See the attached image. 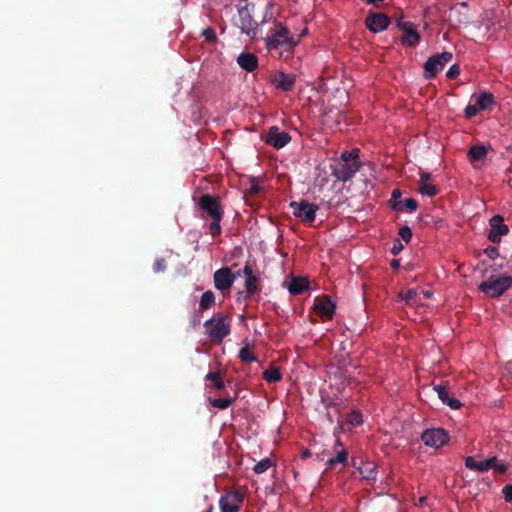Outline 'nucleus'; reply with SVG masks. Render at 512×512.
<instances>
[{"label": "nucleus", "instance_id": "30", "mask_svg": "<svg viewBox=\"0 0 512 512\" xmlns=\"http://www.w3.org/2000/svg\"><path fill=\"white\" fill-rule=\"evenodd\" d=\"M487 150L484 146L474 145L469 149L468 155L472 161H479L484 158Z\"/></svg>", "mask_w": 512, "mask_h": 512}, {"label": "nucleus", "instance_id": "29", "mask_svg": "<svg viewBox=\"0 0 512 512\" xmlns=\"http://www.w3.org/2000/svg\"><path fill=\"white\" fill-rule=\"evenodd\" d=\"M362 477L368 481L376 479V465L373 463H365L359 468Z\"/></svg>", "mask_w": 512, "mask_h": 512}, {"label": "nucleus", "instance_id": "6", "mask_svg": "<svg viewBox=\"0 0 512 512\" xmlns=\"http://www.w3.org/2000/svg\"><path fill=\"white\" fill-rule=\"evenodd\" d=\"M452 53L448 51H444L440 54L433 55L428 58V60L424 63L425 70V78L431 79L435 77V75L443 70L445 65L452 60Z\"/></svg>", "mask_w": 512, "mask_h": 512}, {"label": "nucleus", "instance_id": "54", "mask_svg": "<svg viewBox=\"0 0 512 512\" xmlns=\"http://www.w3.org/2000/svg\"><path fill=\"white\" fill-rule=\"evenodd\" d=\"M235 275H237V277L244 276V268L242 270L237 271V273H235Z\"/></svg>", "mask_w": 512, "mask_h": 512}, {"label": "nucleus", "instance_id": "28", "mask_svg": "<svg viewBox=\"0 0 512 512\" xmlns=\"http://www.w3.org/2000/svg\"><path fill=\"white\" fill-rule=\"evenodd\" d=\"M263 378L267 382L273 383V382H277V381L281 380L282 374H281V371H280V369L278 367L270 366L269 368L264 370Z\"/></svg>", "mask_w": 512, "mask_h": 512}, {"label": "nucleus", "instance_id": "8", "mask_svg": "<svg viewBox=\"0 0 512 512\" xmlns=\"http://www.w3.org/2000/svg\"><path fill=\"white\" fill-rule=\"evenodd\" d=\"M243 501L244 496L240 491H228L219 499L220 512H239Z\"/></svg>", "mask_w": 512, "mask_h": 512}, {"label": "nucleus", "instance_id": "27", "mask_svg": "<svg viewBox=\"0 0 512 512\" xmlns=\"http://www.w3.org/2000/svg\"><path fill=\"white\" fill-rule=\"evenodd\" d=\"M215 305V295L211 290L204 292L200 298L199 307L201 310L210 309Z\"/></svg>", "mask_w": 512, "mask_h": 512}, {"label": "nucleus", "instance_id": "51", "mask_svg": "<svg viewBox=\"0 0 512 512\" xmlns=\"http://www.w3.org/2000/svg\"><path fill=\"white\" fill-rule=\"evenodd\" d=\"M420 294H422L424 298H431L433 292L431 290H421Z\"/></svg>", "mask_w": 512, "mask_h": 512}, {"label": "nucleus", "instance_id": "50", "mask_svg": "<svg viewBox=\"0 0 512 512\" xmlns=\"http://www.w3.org/2000/svg\"><path fill=\"white\" fill-rule=\"evenodd\" d=\"M509 262L508 261H501L500 263H495L492 268L494 271H497L499 269H504L505 267H508Z\"/></svg>", "mask_w": 512, "mask_h": 512}, {"label": "nucleus", "instance_id": "36", "mask_svg": "<svg viewBox=\"0 0 512 512\" xmlns=\"http://www.w3.org/2000/svg\"><path fill=\"white\" fill-rule=\"evenodd\" d=\"M201 36L204 37L205 40L210 44H215L218 41L216 31L212 27L205 28L202 31Z\"/></svg>", "mask_w": 512, "mask_h": 512}, {"label": "nucleus", "instance_id": "16", "mask_svg": "<svg viewBox=\"0 0 512 512\" xmlns=\"http://www.w3.org/2000/svg\"><path fill=\"white\" fill-rule=\"evenodd\" d=\"M335 307V304L328 296L315 299L314 309L320 317L331 319L335 313Z\"/></svg>", "mask_w": 512, "mask_h": 512}, {"label": "nucleus", "instance_id": "33", "mask_svg": "<svg viewBox=\"0 0 512 512\" xmlns=\"http://www.w3.org/2000/svg\"><path fill=\"white\" fill-rule=\"evenodd\" d=\"M485 462H490L491 464L488 466L489 469H494L499 474H504L508 470V466L506 464L500 463L497 457H491L485 460Z\"/></svg>", "mask_w": 512, "mask_h": 512}, {"label": "nucleus", "instance_id": "55", "mask_svg": "<svg viewBox=\"0 0 512 512\" xmlns=\"http://www.w3.org/2000/svg\"><path fill=\"white\" fill-rule=\"evenodd\" d=\"M309 454H310V453H309V451H308V450L304 451V452L302 453V458H307V457L309 456Z\"/></svg>", "mask_w": 512, "mask_h": 512}, {"label": "nucleus", "instance_id": "24", "mask_svg": "<svg viewBox=\"0 0 512 512\" xmlns=\"http://www.w3.org/2000/svg\"><path fill=\"white\" fill-rule=\"evenodd\" d=\"M490 462L484 461H476L474 457L468 456L465 459V466L470 470H476L479 472H486L488 470V466L490 465Z\"/></svg>", "mask_w": 512, "mask_h": 512}, {"label": "nucleus", "instance_id": "21", "mask_svg": "<svg viewBox=\"0 0 512 512\" xmlns=\"http://www.w3.org/2000/svg\"><path fill=\"white\" fill-rule=\"evenodd\" d=\"M309 289V282L303 277H292L288 290L292 295H300Z\"/></svg>", "mask_w": 512, "mask_h": 512}, {"label": "nucleus", "instance_id": "53", "mask_svg": "<svg viewBox=\"0 0 512 512\" xmlns=\"http://www.w3.org/2000/svg\"><path fill=\"white\" fill-rule=\"evenodd\" d=\"M213 511H214V506L211 504L205 510H203L202 512H213Z\"/></svg>", "mask_w": 512, "mask_h": 512}, {"label": "nucleus", "instance_id": "5", "mask_svg": "<svg viewBox=\"0 0 512 512\" xmlns=\"http://www.w3.org/2000/svg\"><path fill=\"white\" fill-rule=\"evenodd\" d=\"M233 24L246 34L249 38L254 39L258 34V24L253 19L251 11L248 6H243L238 9L237 16L233 19Z\"/></svg>", "mask_w": 512, "mask_h": 512}, {"label": "nucleus", "instance_id": "45", "mask_svg": "<svg viewBox=\"0 0 512 512\" xmlns=\"http://www.w3.org/2000/svg\"><path fill=\"white\" fill-rule=\"evenodd\" d=\"M460 74V67L458 65H452L447 73L446 76L448 79H455Z\"/></svg>", "mask_w": 512, "mask_h": 512}, {"label": "nucleus", "instance_id": "9", "mask_svg": "<svg viewBox=\"0 0 512 512\" xmlns=\"http://www.w3.org/2000/svg\"><path fill=\"white\" fill-rule=\"evenodd\" d=\"M198 205L208 214L211 219L223 218L224 211L221 207L220 199L218 196L203 194L199 199Z\"/></svg>", "mask_w": 512, "mask_h": 512}, {"label": "nucleus", "instance_id": "26", "mask_svg": "<svg viewBox=\"0 0 512 512\" xmlns=\"http://www.w3.org/2000/svg\"><path fill=\"white\" fill-rule=\"evenodd\" d=\"M206 381H211L213 383V387L217 390H222L225 388V383L222 379V372L220 370L215 372H209L205 376Z\"/></svg>", "mask_w": 512, "mask_h": 512}, {"label": "nucleus", "instance_id": "35", "mask_svg": "<svg viewBox=\"0 0 512 512\" xmlns=\"http://www.w3.org/2000/svg\"><path fill=\"white\" fill-rule=\"evenodd\" d=\"M419 192L424 196L433 197L439 193V189L435 185L423 183L419 185Z\"/></svg>", "mask_w": 512, "mask_h": 512}, {"label": "nucleus", "instance_id": "7", "mask_svg": "<svg viewBox=\"0 0 512 512\" xmlns=\"http://www.w3.org/2000/svg\"><path fill=\"white\" fill-rule=\"evenodd\" d=\"M290 207L293 210L294 216L301 219L302 222L306 224H311L314 222L316 218V212L318 210V205L309 203L307 201H292L290 203Z\"/></svg>", "mask_w": 512, "mask_h": 512}, {"label": "nucleus", "instance_id": "44", "mask_svg": "<svg viewBox=\"0 0 512 512\" xmlns=\"http://www.w3.org/2000/svg\"><path fill=\"white\" fill-rule=\"evenodd\" d=\"M504 499L508 503H512V484L505 485L502 489Z\"/></svg>", "mask_w": 512, "mask_h": 512}, {"label": "nucleus", "instance_id": "49", "mask_svg": "<svg viewBox=\"0 0 512 512\" xmlns=\"http://www.w3.org/2000/svg\"><path fill=\"white\" fill-rule=\"evenodd\" d=\"M400 197H401V191L399 189H394L391 194L390 203L392 204L394 201H399Z\"/></svg>", "mask_w": 512, "mask_h": 512}, {"label": "nucleus", "instance_id": "38", "mask_svg": "<svg viewBox=\"0 0 512 512\" xmlns=\"http://www.w3.org/2000/svg\"><path fill=\"white\" fill-rule=\"evenodd\" d=\"M221 220H222V218H218V219L213 218L212 222L209 225L210 234L214 237L221 234V226H220Z\"/></svg>", "mask_w": 512, "mask_h": 512}, {"label": "nucleus", "instance_id": "11", "mask_svg": "<svg viewBox=\"0 0 512 512\" xmlns=\"http://www.w3.org/2000/svg\"><path fill=\"white\" fill-rule=\"evenodd\" d=\"M237 275L232 273L229 267H222L216 270L213 274L214 287L221 291H228L233 286Z\"/></svg>", "mask_w": 512, "mask_h": 512}, {"label": "nucleus", "instance_id": "15", "mask_svg": "<svg viewBox=\"0 0 512 512\" xmlns=\"http://www.w3.org/2000/svg\"><path fill=\"white\" fill-rule=\"evenodd\" d=\"M398 27L403 31V35L401 37L403 44L410 47H414L419 43L420 35L417 32L413 23L399 21Z\"/></svg>", "mask_w": 512, "mask_h": 512}, {"label": "nucleus", "instance_id": "3", "mask_svg": "<svg viewBox=\"0 0 512 512\" xmlns=\"http://www.w3.org/2000/svg\"><path fill=\"white\" fill-rule=\"evenodd\" d=\"M231 317L216 313L211 319L205 321V334L214 343H221L231 331Z\"/></svg>", "mask_w": 512, "mask_h": 512}, {"label": "nucleus", "instance_id": "14", "mask_svg": "<svg viewBox=\"0 0 512 512\" xmlns=\"http://www.w3.org/2000/svg\"><path fill=\"white\" fill-rule=\"evenodd\" d=\"M366 27L373 33H379L388 28L390 18L384 13H369L365 19Z\"/></svg>", "mask_w": 512, "mask_h": 512}, {"label": "nucleus", "instance_id": "52", "mask_svg": "<svg viewBox=\"0 0 512 512\" xmlns=\"http://www.w3.org/2000/svg\"><path fill=\"white\" fill-rule=\"evenodd\" d=\"M391 267L393 269H398L400 267V260L398 259H393L390 263Z\"/></svg>", "mask_w": 512, "mask_h": 512}, {"label": "nucleus", "instance_id": "40", "mask_svg": "<svg viewBox=\"0 0 512 512\" xmlns=\"http://www.w3.org/2000/svg\"><path fill=\"white\" fill-rule=\"evenodd\" d=\"M152 268L155 273L164 272L167 268L166 260L164 258H157Z\"/></svg>", "mask_w": 512, "mask_h": 512}, {"label": "nucleus", "instance_id": "19", "mask_svg": "<svg viewBox=\"0 0 512 512\" xmlns=\"http://www.w3.org/2000/svg\"><path fill=\"white\" fill-rule=\"evenodd\" d=\"M245 288L248 297H251L258 291V277L253 274L252 267L249 264L244 266Z\"/></svg>", "mask_w": 512, "mask_h": 512}, {"label": "nucleus", "instance_id": "4", "mask_svg": "<svg viewBox=\"0 0 512 512\" xmlns=\"http://www.w3.org/2000/svg\"><path fill=\"white\" fill-rule=\"evenodd\" d=\"M512 287V276H490L478 285V290L488 297H499Z\"/></svg>", "mask_w": 512, "mask_h": 512}, {"label": "nucleus", "instance_id": "1", "mask_svg": "<svg viewBox=\"0 0 512 512\" xmlns=\"http://www.w3.org/2000/svg\"><path fill=\"white\" fill-rule=\"evenodd\" d=\"M360 167L358 149L342 152L340 157L334 159L330 164L331 174L341 182L351 180Z\"/></svg>", "mask_w": 512, "mask_h": 512}, {"label": "nucleus", "instance_id": "22", "mask_svg": "<svg viewBox=\"0 0 512 512\" xmlns=\"http://www.w3.org/2000/svg\"><path fill=\"white\" fill-rule=\"evenodd\" d=\"M418 207V203L414 198H407L405 200L394 201L391 208L396 212H403L405 209L409 212H414Z\"/></svg>", "mask_w": 512, "mask_h": 512}, {"label": "nucleus", "instance_id": "37", "mask_svg": "<svg viewBox=\"0 0 512 512\" xmlns=\"http://www.w3.org/2000/svg\"><path fill=\"white\" fill-rule=\"evenodd\" d=\"M273 462L269 458L262 459L254 466V472L256 474H261L267 471L271 466Z\"/></svg>", "mask_w": 512, "mask_h": 512}, {"label": "nucleus", "instance_id": "43", "mask_svg": "<svg viewBox=\"0 0 512 512\" xmlns=\"http://www.w3.org/2000/svg\"><path fill=\"white\" fill-rule=\"evenodd\" d=\"M484 253L487 257H489L492 260H495L499 256V250L495 246H488L485 248Z\"/></svg>", "mask_w": 512, "mask_h": 512}, {"label": "nucleus", "instance_id": "48", "mask_svg": "<svg viewBox=\"0 0 512 512\" xmlns=\"http://www.w3.org/2000/svg\"><path fill=\"white\" fill-rule=\"evenodd\" d=\"M431 174L428 172H421L420 173V181L419 185H422L423 183H427L428 180H430Z\"/></svg>", "mask_w": 512, "mask_h": 512}, {"label": "nucleus", "instance_id": "41", "mask_svg": "<svg viewBox=\"0 0 512 512\" xmlns=\"http://www.w3.org/2000/svg\"><path fill=\"white\" fill-rule=\"evenodd\" d=\"M399 236L406 242L409 243L412 238V231L408 226H403L399 230Z\"/></svg>", "mask_w": 512, "mask_h": 512}, {"label": "nucleus", "instance_id": "20", "mask_svg": "<svg viewBox=\"0 0 512 512\" xmlns=\"http://www.w3.org/2000/svg\"><path fill=\"white\" fill-rule=\"evenodd\" d=\"M238 65L247 72H253L258 67V58L253 53H241L237 57Z\"/></svg>", "mask_w": 512, "mask_h": 512}, {"label": "nucleus", "instance_id": "13", "mask_svg": "<svg viewBox=\"0 0 512 512\" xmlns=\"http://www.w3.org/2000/svg\"><path fill=\"white\" fill-rule=\"evenodd\" d=\"M264 140L275 149H281L290 142L291 136L288 132L280 131L277 126H272L266 133Z\"/></svg>", "mask_w": 512, "mask_h": 512}, {"label": "nucleus", "instance_id": "56", "mask_svg": "<svg viewBox=\"0 0 512 512\" xmlns=\"http://www.w3.org/2000/svg\"><path fill=\"white\" fill-rule=\"evenodd\" d=\"M424 501H425L424 497L420 498V502H424Z\"/></svg>", "mask_w": 512, "mask_h": 512}, {"label": "nucleus", "instance_id": "17", "mask_svg": "<svg viewBox=\"0 0 512 512\" xmlns=\"http://www.w3.org/2000/svg\"><path fill=\"white\" fill-rule=\"evenodd\" d=\"M295 81L296 77L294 74H286L284 72H278L272 78V83L282 91H291Z\"/></svg>", "mask_w": 512, "mask_h": 512}, {"label": "nucleus", "instance_id": "23", "mask_svg": "<svg viewBox=\"0 0 512 512\" xmlns=\"http://www.w3.org/2000/svg\"><path fill=\"white\" fill-rule=\"evenodd\" d=\"M494 95L490 92H481L478 97H477V100L475 102L477 108L482 111V110H487L489 109L493 104H494Z\"/></svg>", "mask_w": 512, "mask_h": 512}, {"label": "nucleus", "instance_id": "34", "mask_svg": "<svg viewBox=\"0 0 512 512\" xmlns=\"http://www.w3.org/2000/svg\"><path fill=\"white\" fill-rule=\"evenodd\" d=\"M238 357L242 362H245V363H252V362L257 361V358L252 354L248 345L242 347L239 350Z\"/></svg>", "mask_w": 512, "mask_h": 512}, {"label": "nucleus", "instance_id": "32", "mask_svg": "<svg viewBox=\"0 0 512 512\" xmlns=\"http://www.w3.org/2000/svg\"><path fill=\"white\" fill-rule=\"evenodd\" d=\"M399 296L408 305H414L417 302V298H419V293L416 290H414V289H408L407 291H402L399 294Z\"/></svg>", "mask_w": 512, "mask_h": 512}, {"label": "nucleus", "instance_id": "31", "mask_svg": "<svg viewBox=\"0 0 512 512\" xmlns=\"http://www.w3.org/2000/svg\"><path fill=\"white\" fill-rule=\"evenodd\" d=\"M348 458V454L345 450L337 452L335 457L327 460L328 468H333L336 464H345Z\"/></svg>", "mask_w": 512, "mask_h": 512}, {"label": "nucleus", "instance_id": "12", "mask_svg": "<svg viewBox=\"0 0 512 512\" xmlns=\"http://www.w3.org/2000/svg\"><path fill=\"white\" fill-rule=\"evenodd\" d=\"M490 231L488 233V240L492 243H499L501 237L509 233V228L504 224V218L501 215H494L489 220Z\"/></svg>", "mask_w": 512, "mask_h": 512}, {"label": "nucleus", "instance_id": "18", "mask_svg": "<svg viewBox=\"0 0 512 512\" xmlns=\"http://www.w3.org/2000/svg\"><path fill=\"white\" fill-rule=\"evenodd\" d=\"M433 390L437 393L442 403L448 405L451 409L456 410L461 407V402L458 399L449 396L446 386L437 384L433 386Z\"/></svg>", "mask_w": 512, "mask_h": 512}, {"label": "nucleus", "instance_id": "42", "mask_svg": "<svg viewBox=\"0 0 512 512\" xmlns=\"http://www.w3.org/2000/svg\"><path fill=\"white\" fill-rule=\"evenodd\" d=\"M480 110L477 108L476 104H469L466 106L464 113L465 117L470 119L478 114Z\"/></svg>", "mask_w": 512, "mask_h": 512}, {"label": "nucleus", "instance_id": "10", "mask_svg": "<svg viewBox=\"0 0 512 512\" xmlns=\"http://www.w3.org/2000/svg\"><path fill=\"white\" fill-rule=\"evenodd\" d=\"M421 439L426 446L440 448L448 442L449 435L442 428H432L426 429L422 433Z\"/></svg>", "mask_w": 512, "mask_h": 512}, {"label": "nucleus", "instance_id": "47", "mask_svg": "<svg viewBox=\"0 0 512 512\" xmlns=\"http://www.w3.org/2000/svg\"><path fill=\"white\" fill-rule=\"evenodd\" d=\"M351 423L359 425L362 423V415L358 412H353L351 414Z\"/></svg>", "mask_w": 512, "mask_h": 512}, {"label": "nucleus", "instance_id": "25", "mask_svg": "<svg viewBox=\"0 0 512 512\" xmlns=\"http://www.w3.org/2000/svg\"><path fill=\"white\" fill-rule=\"evenodd\" d=\"M237 397H238V394L236 393L235 397H233V398H231V397L209 398V403L215 408L225 410V409L229 408L234 403V401L236 400Z\"/></svg>", "mask_w": 512, "mask_h": 512}, {"label": "nucleus", "instance_id": "46", "mask_svg": "<svg viewBox=\"0 0 512 512\" xmlns=\"http://www.w3.org/2000/svg\"><path fill=\"white\" fill-rule=\"evenodd\" d=\"M403 250V245L402 243L400 242V240L396 239L394 242H393V246L391 248V253L393 255H398L401 251Z\"/></svg>", "mask_w": 512, "mask_h": 512}, {"label": "nucleus", "instance_id": "2", "mask_svg": "<svg viewBox=\"0 0 512 512\" xmlns=\"http://www.w3.org/2000/svg\"><path fill=\"white\" fill-rule=\"evenodd\" d=\"M300 41V36L291 35L289 30L280 22H275L271 29V35L265 38L266 47L269 51L277 50L284 46L286 51L292 50Z\"/></svg>", "mask_w": 512, "mask_h": 512}, {"label": "nucleus", "instance_id": "39", "mask_svg": "<svg viewBox=\"0 0 512 512\" xmlns=\"http://www.w3.org/2000/svg\"><path fill=\"white\" fill-rule=\"evenodd\" d=\"M261 191L258 180L255 177L249 179L248 193L252 196L257 195Z\"/></svg>", "mask_w": 512, "mask_h": 512}]
</instances>
